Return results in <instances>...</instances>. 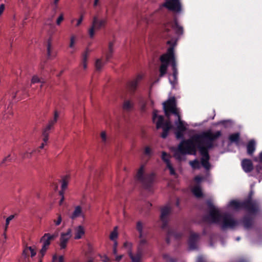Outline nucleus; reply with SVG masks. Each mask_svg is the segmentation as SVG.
I'll list each match as a JSON object with an SVG mask.
<instances>
[{
	"mask_svg": "<svg viewBox=\"0 0 262 262\" xmlns=\"http://www.w3.org/2000/svg\"><path fill=\"white\" fill-rule=\"evenodd\" d=\"M254 161L262 164V151L260 152L258 157H255Z\"/></svg>",
	"mask_w": 262,
	"mask_h": 262,
	"instance_id": "obj_46",
	"label": "nucleus"
},
{
	"mask_svg": "<svg viewBox=\"0 0 262 262\" xmlns=\"http://www.w3.org/2000/svg\"><path fill=\"white\" fill-rule=\"evenodd\" d=\"M116 255V258H115V260L119 262L120 261V260L121 259L122 257V255Z\"/></svg>",
	"mask_w": 262,
	"mask_h": 262,
	"instance_id": "obj_59",
	"label": "nucleus"
},
{
	"mask_svg": "<svg viewBox=\"0 0 262 262\" xmlns=\"http://www.w3.org/2000/svg\"><path fill=\"white\" fill-rule=\"evenodd\" d=\"M117 242H114L113 252L114 255H116L117 253Z\"/></svg>",
	"mask_w": 262,
	"mask_h": 262,
	"instance_id": "obj_52",
	"label": "nucleus"
},
{
	"mask_svg": "<svg viewBox=\"0 0 262 262\" xmlns=\"http://www.w3.org/2000/svg\"><path fill=\"white\" fill-rule=\"evenodd\" d=\"M134 106V102L129 100H125L123 104V108L125 111L130 110Z\"/></svg>",
	"mask_w": 262,
	"mask_h": 262,
	"instance_id": "obj_23",
	"label": "nucleus"
},
{
	"mask_svg": "<svg viewBox=\"0 0 262 262\" xmlns=\"http://www.w3.org/2000/svg\"><path fill=\"white\" fill-rule=\"evenodd\" d=\"M4 10H5V5H4V4H2L0 5V16L3 14Z\"/></svg>",
	"mask_w": 262,
	"mask_h": 262,
	"instance_id": "obj_56",
	"label": "nucleus"
},
{
	"mask_svg": "<svg viewBox=\"0 0 262 262\" xmlns=\"http://www.w3.org/2000/svg\"><path fill=\"white\" fill-rule=\"evenodd\" d=\"M63 14H61L56 20V24L59 26L61 23V21L63 20Z\"/></svg>",
	"mask_w": 262,
	"mask_h": 262,
	"instance_id": "obj_49",
	"label": "nucleus"
},
{
	"mask_svg": "<svg viewBox=\"0 0 262 262\" xmlns=\"http://www.w3.org/2000/svg\"><path fill=\"white\" fill-rule=\"evenodd\" d=\"M189 164L194 169L200 168V164L197 160L189 161Z\"/></svg>",
	"mask_w": 262,
	"mask_h": 262,
	"instance_id": "obj_34",
	"label": "nucleus"
},
{
	"mask_svg": "<svg viewBox=\"0 0 262 262\" xmlns=\"http://www.w3.org/2000/svg\"><path fill=\"white\" fill-rule=\"evenodd\" d=\"M113 53V52L108 51V52L106 54V61H108L112 57Z\"/></svg>",
	"mask_w": 262,
	"mask_h": 262,
	"instance_id": "obj_54",
	"label": "nucleus"
},
{
	"mask_svg": "<svg viewBox=\"0 0 262 262\" xmlns=\"http://www.w3.org/2000/svg\"><path fill=\"white\" fill-rule=\"evenodd\" d=\"M172 29L176 32L177 34H182L183 33V28L177 23H176L172 26Z\"/></svg>",
	"mask_w": 262,
	"mask_h": 262,
	"instance_id": "obj_30",
	"label": "nucleus"
},
{
	"mask_svg": "<svg viewBox=\"0 0 262 262\" xmlns=\"http://www.w3.org/2000/svg\"><path fill=\"white\" fill-rule=\"evenodd\" d=\"M49 249L48 247H45L43 246H41V249L40 250V251H39V255L41 257H42L44 256V255H45L47 250Z\"/></svg>",
	"mask_w": 262,
	"mask_h": 262,
	"instance_id": "obj_39",
	"label": "nucleus"
},
{
	"mask_svg": "<svg viewBox=\"0 0 262 262\" xmlns=\"http://www.w3.org/2000/svg\"><path fill=\"white\" fill-rule=\"evenodd\" d=\"M45 80L42 77H39L37 75H34L32 76L31 80V84H35L36 83H41V84L40 85V88L42 87V84L44 83Z\"/></svg>",
	"mask_w": 262,
	"mask_h": 262,
	"instance_id": "obj_22",
	"label": "nucleus"
},
{
	"mask_svg": "<svg viewBox=\"0 0 262 262\" xmlns=\"http://www.w3.org/2000/svg\"><path fill=\"white\" fill-rule=\"evenodd\" d=\"M47 145V144H45V143H42L41 144L39 147V148L42 149L44 147L45 145Z\"/></svg>",
	"mask_w": 262,
	"mask_h": 262,
	"instance_id": "obj_64",
	"label": "nucleus"
},
{
	"mask_svg": "<svg viewBox=\"0 0 262 262\" xmlns=\"http://www.w3.org/2000/svg\"><path fill=\"white\" fill-rule=\"evenodd\" d=\"M29 251L30 253V256L31 257H34L36 254V249L35 247L29 246Z\"/></svg>",
	"mask_w": 262,
	"mask_h": 262,
	"instance_id": "obj_36",
	"label": "nucleus"
},
{
	"mask_svg": "<svg viewBox=\"0 0 262 262\" xmlns=\"http://www.w3.org/2000/svg\"><path fill=\"white\" fill-rule=\"evenodd\" d=\"M36 151H39V150L38 149L34 150H28L24 153H22L21 156L24 159L30 158L32 157L33 153Z\"/></svg>",
	"mask_w": 262,
	"mask_h": 262,
	"instance_id": "obj_28",
	"label": "nucleus"
},
{
	"mask_svg": "<svg viewBox=\"0 0 262 262\" xmlns=\"http://www.w3.org/2000/svg\"><path fill=\"white\" fill-rule=\"evenodd\" d=\"M221 136V132L217 131L212 132L207 130L200 134L194 135L191 139L182 140L178 147L173 149L174 157L179 161L186 159V155H196L195 146L193 141L198 144L200 154L202 156L201 164L207 170H209L211 165L209 162V156L208 149L213 146V142Z\"/></svg>",
	"mask_w": 262,
	"mask_h": 262,
	"instance_id": "obj_1",
	"label": "nucleus"
},
{
	"mask_svg": "<svg viewBox=\"0 0 262 262\" xmlns=\"http://www.w3.org/2000/svg\"><path fill=\"white\" fill-rule=\"evenodd\" d=\"M145 166L142 165L137 170L136 178L139 180L145 187H147L152 183L154 180V174L150 175L144 174Z\"/></svg>",
	"mask_w": 262,
	"mask_h": 262,
	"instance_id": "obj_7",
	"label": "nucleus"
},
{
	"mask_svg": "<svg viewBox=\"0 0 262 262\" xmlns=\"http://www.w3.org/2000/svg\"><path fill=\"white\" fill-rule=\"evenodd\" d=\"M49 249L48 247H45L43 246H41V249L40 250V251H39V255L41 257H42L44 256V255H45L47 250Z\"/></svg>",
	"mask_w": 262,
	"mask_h": 262,
	"instance_id": "obj_38",
	"label": "nucleus"
},
{
	"mask_svg": "<svg viewBox=\"0 0 262 262\" xmlns=\"http://www.w3.org/2000/svg\"><path fill=\"white\" fill-rule=\"evenodd\" d=\"M202 179L203 178L200 176H196L194 178V180L198 183H200L202 180Z\"/></svg>",
	"mask_w": 262,
	"mask_h": 262,
	"instance_id": "obj_57",
	"label": "nucleus"
},
{
	"mask_svg": "<svg viewBox=\"0 0 262 262\" xmlns=\"http://www.w3.org/2000/svg\"><path fill=\"white\" fill-rule=\"evenodd\" d=\"M84 227L82 225H78L73 228L74 238L75 239L81 238L85 234Z\"/></svg>",
	"mask_w": 262,
	"mask_h": 262,
	"instance_id": "obj_12",
	"label": "nucleus"
},
{
	"mask_svg": "<svg viewBox=\"0 0 262 262\" xmlns=\"http://www.w3.org/2000/svg\"><path fill=\"white\" fill-rule=\"evenodd\" d=\"M56 237V235L55 234L45 233L40 238V242L42 246L49 248L51 241Z\"/></svg>",
	"mask_w": 262,
	"mask_h": 262,
	"instance_id": "obj_11",
	"label": "nucleus"
},
{
	"mask_svg": "<svg viewBox=\"0 0 262 262\" xmlns=\"http://www.w3.org/2000/svg\"><path fill=\"white\" fill-rule=\"evenodd\" d=\"M157 111H154L153 112L152 120L156 124L157 129L162 128L163 132L161 135L163 138H165L168 135L169 130L172 128V124L170 121L164 122V118L162 116L158 114Z\"/></svg>",
	"mask_w": 262,
	"mask_h": 262,
	"instance_id": "obj_6",
	"label": "nucleus"
},
{
	"mask_svg": "<svg viewBox=\"0 0 262 262\" xmlns=\"http://www.w3.org/2000/svg\"><path fill=\"white\" fill-rule=\"evenodd\" d=\"M192 192L193 194L197 198H200L203 196L202 189L200 186L194 187L192 189Z\"/></svg>",
	"mask_w": 262,
	"mask_h": 262,
	"instance_id": "obj_25",
	"label": "nucleus"
},
{
	"mask_svg": "<svg viewBox=\"0 0 262 262\" xmlns=\"http://www.w3.org/2000/svg\"><path fill=\"white\" fill-rule=\"evenodd\" d=\"M129 255L132 259V262H140V259L141 258V254L139 252L136 254V255L134 256L131 252H129Z\"/></svg>",
	"mask_w": 262,
	"mask_h": 262,
	"instance_id": "obj_27",
	"label": "nucleus"
},
{
	"mask_svg": "<svg viewBox=\"0 0 262 262\" xmlns=\"http://www.w3.org/2000/svg\"><path fill=\"white\" fill-rule=\"evenodd\" d=\"M244 227L246 229L250 228L252 225L251 220L245 218L244 220Z\"/></svg>",
	"mask_w": 262,
	"mask_h": 262,
	"instance_id": "obj_37",
	"label": "nucleus"
},
{
	"mask_svg": "<svg viewBox=\"0 0 262 262\" xmlns=\"http://www.w3.org/2000/svg\"><path fill=\"white\" fill-rule=\"evenodd\" d=\"M197 262H204L203 257L200 256L198 258V261Z\"/></svg>",
	"mask_w": 262,
	"mask_h": 262,
	"instance_id": "obj_62",
	"label": "nucleus"
},
{
	"mask_svg": "<svg viewBox=\"0 0 262 262\" xmlns=\"http://www.w3.org/2000/svg\"><path fill=\"white\" fill-rule=\"evenodd\" d=\"M83 19V15H81L79 18L76 20V24L75 25L76 27H79L82 23V20Z\"/></svg>",
	"mask_w": 262,
	"mask_h": 262,
	"instance_id": "obj_50",
	"label": "nucleus"
},
{
	"mask_svg": "<svg viewBox=\"0 0 262 262\" xmlns=\"http://www.w3.org/2000/svg\"><path fill=\"white\" fill-rule=\"evenodd\" d=\"M141 240L140 242V245L141 246L142 245L145 244L146 243V241L145 239L143 238V237L140 238Z\"/></svg>",
	"mask_w": 262,
	"mask_h": 262,
	"instance_id": "obj_58",
	"label": "nucleus"
},
{
	"mask_svg": "<svg viewBox=\"0 0 262 262\" xmlns=\"http://www.w3.org/2000/svg\"><path fill=\"white\" fill-rule=\"evenodd\" d=\"M163 107L165 115L169 118V112L172 113L177 116L178 120L174 122L176 125V136L177 139H182L184 132L187 129L188 124L180 118L179 112L176 107V101L174 97H172L163 103Z\"/></svg>",
	"mask_w": 262,
	"mask_h": 262,
	"instance_id": "obj_4",
	"label": "nucleus"
},
{
	"mask_svg": "<svg viewBox=\"0 0 262 262\" xmlns=\"http://www.w3.org/2000/svg\"><path fill=\"white\" fill-rule=\"evenodd\" d=\"M51 48L52 46L50 42H49L48 43V46H47V54L48 56L49 57H50L51 56Z\"/></svg>",
	"mask_w": 262,
	"mask_h": 262,
	"instance_id": "obj_47",
	"label": "nucleus"
},
{
	"mask_svg": "<svg viewBox=\"0 0 262 262\" xmlns=\"http://www.w3.org/2000/svg\"><path fill=\"white\" fill-rule=\"evenodd\" d=\"M207 204L210 209V213L206 218V221L207 222L221 224V227L223 229H233L238 225V221L234 220L230 215L228 214L222 215L220 209L215 207L211 201H208Z\"/></svg>",
	"mask_w": 262,
	"mask_h": 262,
	"instance_id": "obj_3",
	"label": "nucleus"
},
{
	"mask_svg": "<svg viewBox=\"0 0 262 262\" xmlns=\"http://www.w3.org/2000/svg\"><path fill=\"white\" fill-rule=\"evenodd\" d=\"M12 161V158L11 157V155H9L6 157H5L3 160L0 163V165L1 166H4L7 165L9 163H10Z\"/></svg>",
	"mask_w": 262,
	"mask_h": 262,
	"instance_id": "obj_32",
	"label": "nucleus"
},
{
	"mask_svg": "<svg viewBox=\"0 0 262 262\" xmlns=\"http://www.w3.org/2000/svg\"><path fill=\"white\" fill-rule=\"evenodd\" d=\"M100 136L102 139V141L104 143H105L107 141V136L106 133L104 131H103L101 133Z\"/></svg>",
	"mask_w": 262,
	"mask_h": 262,
	"instance_id": "obj_45",
	"label": "nucleus"
},
{
	"mask_svg": "<svg viewBox=\"0 0 262 262\" xmlns=\"http://www.w3.org/2000/svg\"><path fill=\"white\" fill-rule=\"evenodd\" d=\"M253 193L254 192L251 190L248 199L243 202H240L236 200L231 201L227 205V209L233 212L243 208L250 214L256 213L258 210V205L256 201L252 200Z\"/></svg>",
	"mask_w": 262,
	"mask_h": 262,
	"instance_id": "obj_5",
	"label": "nucleus"
},
{
	"mask_svg": "<svg viewBox=\"0 0 262 262\" xmlns=\"http://www.w3.org/2000/svg\"><path fill=\"white\" fill-rule=\"evenodd\" d=\"M108 51L114 52V43L113 42H110L109 43Z\"/></svg>",
	"mask_w": 262,
	"mask_h": 262,
	"instance_id": "obj_53",
	"label": "nucleus"
},
{
	"mask_svg": "<svg viewBox=\"0 0 262 262\" xmlns=\"http://www.w3.org/2000/svg\"><path fill=\"white\" fill-rule=\"evenodd\" d=\"M229 139L231 142L237 143L239 139V134L238 133L232 134L229 136Z\"/></svg>",
	"mask_w": 262,
	"mask_h": 262,
	"instance_id": "obj_31",
	"label": "nucleus"
},
{
	"mask_svg": "<svg viewBox=\"0 0 262 262\" xmlns=\"http://www.w3.org/2000/svg\"><path fill=\"white\" fill-rule=\"evenodd\" d=\"M54 125L51 124V123L49 122L48 125L46 127V128L44 129L43 132H46V133H49L50 130H51L52 128H53Z\"/></svg>",
	"mask_w": 262,
	"mask_h": 262,
	"instance_id": "obj_48",
	"label": "nucleus"
},
{
	"mask_svg": "<svg viewBox=\"0 0 262 262\" xmlns=\"http://www.w3.org/2000/svg\"><path fill=\"white\" fill-rule=\"evenodd\" d=\"M76 40V37L74 35H72L71 36L70 39L69 48L71 49V53H73L76 50L75 45Z\"/></svg>",
	"mask_w": 262,
	"mask_h": 262,
	"instance_id": "obj_21",
	"label": "nucleus"
},
{
	"mask_svg": "<svg viewBox=\"0 0 262 262\" xmlns=\"http://www.w3.org/2000/svg\"><path fill=\"white\" fill-rule=\"evenodd\" d=\"M137 229L139 232V237L142 238L143 237V226L142 223L141 222H138L137 223Z\"/></svg>",
	"mask_w": 262,
	"mask_h": 262,
	"instance_id": "obj_33",
	"label": "nucleus"
},
{
	"mask_svg": "<svg viewBox=\"0 0 262 262\" xmlns=\"http://www.w3.org/2000/svg\"><path fill=\"white\" fill-rule=\"evenodd\" d=\"M64 191L61 189V191H59V194L61 197H64Z\"/></svg>",
	"mask_w": 262,
	"mask_h": 262,
	"instance_id": "obj_63",
	"label": "nucleus"
},
{
	"mask_svg": "<svg viewBox=\"0 0 262 262\" xmlns=\"http://www.w3.org/2000/svg\"><path fill=\"white\" fill-rule=\"evenodd\" d=\"M177 41L176 40H168L167 43L171 46L167 52L162 55L160 57L161 65L160 67V76L163 77L167 73V68L171 62L173 73L172 75H169V82L174 88L175 85L178 83L177 76L178 75V69L177 68V63L175 59L174 54V47L176 45Z\"/></svg>",
	"mask_w": 262,
	"mask_h": 262,
	"instance_id": "obj_2",
	"label": "nucleus"
},
{
	"mask_svg": "<svg viewBox=\"0 0 262 262\" xmlns=\"http://www.w3.org/2000/svg\"><path fill=\"white\" fill-rule=\"evenodd\" d=\"M242 166L246 172H251L253 169L252 162L249 159H244L242 162Z\"/></svg>",
	"mask_w": 262,
	"mask_h": 262,
	"instance_id": "obj_15",
	"label": "nucleus"
},
{
	"mask_svg": "<svg viewBox=\"0 0 262 262\" xmlns=\"http://www.w3.org/2000/svg\"><path fill=\"white\" fill-rule=\"evenodd\" d=\"M256 171L258 173H261L262 174V167H261L260 165H257L256 167Z\"/></svg>",
	"mask_w": 262,
	"mask_h": 262,
	"instance_id": "obj_55",
	"label": "nucleus"
},
{
	"mask_svg": "<svg viewBox=\"0 0 262 262\" xmlns=\"http://www.w3.org/2000/svg\"><path fill=\"white\" fill-rule=\"evenodd\" d=\"M43 136V143H45L47 144V142L48 141V136H49V133H46V132H43L42 133Z\"/></svg>",
	"mask_w": 262,
	"mask_h": 262,
	"instance_id": "obj_43",
	"label": "nucleus"
},
{
	"mask_svg": "<svg viewBox=\"0 0 262 262\" xmlns=\"http://www.w3.org/2000/svg\"><path fill=\"white\" fill-rule=\"evenodd\" d=\"M69 177L68 176H66L62 178L61 185L62 190H65L67 188L69 182Z\"/></svg>",
	"mask_w": 262,
	"mask_h": 262,
	"instance_id": "obj_26",
	"label": "nucleus"
},
{
	"mask_svg": "<svg viewBox=\"0 0 262 262\" xmlns=\"http://www.w3.org/2000/svg\"><path fill=\"white\" fill-rule=\"evenodd\" d=\"M58 262H64V258L63 256H60L59 257Z\"/></svg>",
	"mask_w": 262,
	"mask_h": 262,
	"instance_id": "obj_60",
	"label": "nucleus"
},
{
	"mask_svg": "<svg viewBox=\"0 0 262 262\" xmlns=\"http://www.w3.org/2000/svg\"><path fill=\"white\" fill-rule=\"evenodd\" d=\"M162 159L166 163L167 167L168 168L171 175H175V171L169 161V156L165 152L162 153Z\"/></svg>",
	"mask_w": 262,
	"mask_h": 262,
	"instance_id": "obj_14",
	"label": "nucleus"
},
{
	"mask_svg": "<svg viewBox=\"0 0 262 262\" xmlns=\"http://www.w3.org/2000/svg\"><path fill=\"white\" fill-rule=\"evenodd\" d=\"M199 238V236L198 234L192 233L189 239V245L190 249H195L196 248V242Z\"/></svg>",
	"mask_w": 262,
	"mask_h": 262,
	"instance_id": "obj_17",
	"label": "nucleus"
},
{
	"mask_svg": "<svg viewBox=\"0 0 262 262\" xmlns=\"http://www.w3.org/2000/svg\"><path fill=\"white\" fill-rule=\"evenodd\" d=\"M14 218V215H11L8 217L6 221L5 230H7L10 222Z\"/></svg>",
	"mask_w": 262,
	"mask_h": 262,
	"instance_id": "obj_44",
	"label": "nucleus"
},
{
	"mask_svg": "<svg viewBox=\"0 0 262 262\" xmlns=\"http://www.w3.org/2000/svg\"><path fill=\"white\" fill-rule=\"evenodd\" d=\"M29 246H26L24 247V250L23 251L22 255L25 258H27L29 256Z\"/></svg>",
	"mask_w": 262,
	"mask_h": 262,
	"instance_id": "obj_42",
	"label": "nucleus"
},
{
	"mask_svg": "<svg viewBox=\"0 0 262 262\" xmlns=\"http://www.w3.org/2000/svg\"><path fill=\"white\" fill-rule=\"evenodd\" d=\"M59 117V114L57 112V111H55L54 114V118L51 119L49 122L51 123V124H53L54 125V124L56 123L58 118Z\"/></svg>",
	"mask_w": 262,
	"mask_h": 262,
	"instance_id": "obj_35",
	"label": "nucleus"
},
{
	"mask_svg": "<svg viewBox=\"0 0 262 262\" xmlns=\"http://www.w3.org/2000/svg\"><path fill=\"white\" fill-rule=\"evenodd\" d=\"M162 7L176 13H179L182 10L180 0H165V3L160 6V8Z\"/></svg>",
	"mask_w": 262,
	"mask_h": 262,
	"instance_id": "obj_9",
	"label": "nucleus"
},
{
	"mask_svg": "<svg viewBox=\"0 0 262 262\" xmlns=\"http://www.w3.org/2000/svg\"><path fill=\"white\" fill-rule=\"evenodd\" d=\"M105 62H103L101 58H97L96 59L95 63V67L97 71H100L104 66Z\"/></svg>",
	"mask_w": 262,
	"mask_h": 262,
	"instance_id": "obj_24",
	"label": "nucleus"
},
{
	"mask_svg": "<svg viewBox=\"0 0 262 262\" xmlns=\"http://www.w3.org/2000/svg\"><path fill=\"white\" fill-rule=\"evenodd\" d=\"M71 235L72 230L70 229H68L66 232L61 233L59 242V247L61 250L66 248Z\"/></svg>",
	"mask_w": 262,
	"mask_h": 262,
	"instance_id": "obj_10",
	"label": "nucleus"
},
{
	"mask_svg": "<svg viewBox=\"0 0 262 262\" xmlns=\"http://www.w3.org/2000/svg\"><path fill=\"white\" fill-rule=\"evenodd\" d=\"M80 217L84 218V214L83 212L82 207L78 205L75 207L74 209L71 213L70 217L73 220Z\"/></svg>",
	"mask_w": 262,
	"mask_h": 262,
	"instance_id": "obj_13",
	"label": "nucleus"
},
{
	"mask_svg": "<svg viewBox=\"0 0 262 262\" xmlns=\"http://www.w3.org/2000/svg\"><path fill=\"white\" fill-rule=\"evenodd\" d=\"M118 228L117 227H115L114 230L110 234V239L113 241L114 242H117L116 239L118 238Z\"/></svg>",
	"mask_w": 262,
	"mask_h": 262,
	"instance_id": "obj_29",
	"label": "nucleus"
},
{
	"mask_svg": "<svg viewBox=\"0 0 262 262\" xmlns=\"http://www.w3.org/2000/svg\"><path fill=\"white\" fill-rule=\"evenodd\" d=\"M61 222H62V217H61V215L59 214L57 215V219L54 220L53 221V222L56 226L60 225Z\"/></svg>",
	"mask_w": 262,
	"mask_h": 262,
	"instance_id": "obj_41",
	"label": "nucleus"
},
{
	"mask_svg": "<svg viewBox=\"0 0 262 262\" xmlns=\"http://www.w3.org/2000/svg\"><path fill=\"white\" fill-rule=\"evenodd\" d=\"M144 154L148 157H150L152 154V151L149 146H146L144 148Z\"/></svg>",
	"mask_w": 262,
	"mask_h": 262,
	"instance_id": "obj_40",
	"label": "nucleus"
},
{
	"mask_svg": "<svg viewBox=\"0 0 262 262\" xmlns=\"http://www.w3.org/2000/svg\"><path fill=\"white\" fill-rule=\"evenodd\" d=\"M171 213V208L169 206H165L161 209V220L163 222L166 221L169 215Z\"/></svg>",
	"mask_w": 262,
	"mask_h": 262,
	"instance_id": "obj_19",
	"label": "nucleus"
},
{
	"mask_svg": "<svg viewBox=\"0 0 262 262\" xmlns=\"http://www.w3.org/2000/svg\"><path fill=\"white\" fill-rule=\"evenodd\" d=\"M106 20L104 18H100L98 16H94L93 19L92 25L89 30V35L93 38L95 35V30H98L104 27L106 24Z\"/></svg>",
	"mask_w": 262,
	"mask_h": 262,
	"instance_id": "obj_8",
	"label": "nucleus"
},
{
	"mask_svg": "<svg viewBox=\"0 0 262 262\" xmlns=\"http://www.w3.org/2000/svg\"><path fill=\"white\" fill-rule=\"evenodd\" d=\"M89 60V52L88 51L84 52L81 55L80 66L83 70L85 71L88 69V63Z\"/></svg>",
	"mask_w": 262,
	"mask_h": 262,
	"instance_id": "obj_18",
	"label": "nucleus"
},
{
	"mask_svg": "<svg viewBox=\"0 0 262 262\" xmlns=\"http://www.w3.org/2000/svg\"><path fill=\"white\" fill-rule=\"evenodd\" d=\"M101 259L103 262H109L110 259L106 255L100 256Z\"/></svg>",
	"mask_w": 262,
	"mask_h": 262,
	"instance_id": "obj_51",
	"label": "nucleus"
},
{
	"mask_svg": "<svg viewBox=\"0 0 262 262\" xmlns=\"http://www.w3.org/2000/svg\"><path fill=\"white\" fill-rule=\"evenodd\" d=\"M143 74H138L132 81L129 82V86L130 87V88L132 90H135L137 88V86L138 85L139 83L143 78Z\"/></svg>",
	"mask_w": 262,
	"mask_h": 262,
	"instance_id": "obj_16",
	"label": "nucleus"
},
{
	"mask_svg": "<svg viewBox=\"0 0 262 262\" xmlns=\"http://www.w3.org/2000/svg\"><path fill=\"white\" fill-rule=\"evenodd\" d=\"M255 142L254 140H252L248 143L247 148V152L250 155H252L255 150Z\"/></svg>",
	"mask_w": 262,
	"mask_h": 262,
	"instance_id": "obj_20",
	"label": "nucleus"
},
{
	"mask_svg": "<svg viewBox=\"0 0 262 262\" xmlns=\"http://www.w3.org/2000/svg\"><path fill=\"white\" fill-rule=\"evenodd\" d=\"M16 92L13 91L11 93V97L12 99H14L16 97Z\"/></svg>",
	"mask_w": 262,
	"mask_h": 262,
	"instance_id": "obj_61",
	"label": "nucleus"
}]
</instances>
